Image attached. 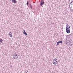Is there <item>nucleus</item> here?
<instances>
[{
    "instance_id": "obj_1",
    "label": "nucleus",
    "mask_w": 73,
    "mask_h": 73,
    "mask_svg": "<svg viewBox=\"0 0 73 73\" xmlns=\"http://www.w3.org/2000/svg\"><path fill=\"white\" fill-rule=\"evenodd\" d=\"M13 58L14 59H15V60H17L18 59V56H17V54H16L15 55L14 54L13 55Z\"/></svg>"
},
{
    "instance_id": "obj_2",
    "label": "nucleus",
    "mask_w": 73,
    "mask_h": 73,
    "mask_svg": "<svg viewBox=\"0 0 73 73\" xmlns=\"http://www.w3.org/2000/svg\"><path fill=\"white\" fill-rule=\"evenodd\" d=\"M66 31L67 33H70V27H68V28L66 29Z\"/></svg>"
},
{
    "instance_id": "obj_3",
    "label": "nucleus",
    "mask_w": 73,
    "mask_h": 73,
    "mask_svg": "<svg viewBox=\"0 0 73 73\" xmlns=\"http://www.w3.org/2000/svg\"><path fill=\"white\" fill-rule=\"evenodd\" d=\"M70 4L69 5V6L70 7V5L71 6V8H72V6H73V0H72L71 1V2H70Z\"/></svg>"
},
{
    "instance_id": "obj_4",
    "label": "nucleus",
    "mask_w": 73,
    "mask_h": 73,
    "mask_svg": "<svg viewBox=\"0 0 73 73\" xmlns=\"http://www.w3.org/2000/svg\"><path fill=\"white\" fill-rule=\"evenodd\" d=\"M12 2L13 3H17V1L16 0H13L12 1Z\"/></svg>"
},
{
    "instance_id": "obj_5",
    "label": "nucleus",
    "mask_w": 73,
    "mask_h": 73,
    "mask_svg": "<svg viewBox=\"0 0 73 73\" xmlns=\"http://www.w3.org/2000/svg\"><path fill=\"white\" fill-rule=\"evenodd\" d=\"M70 27V26L68 25V24H67V25H66V29L67 28H68L69 27Z\"/></svg>"
},
{
    "instance_id": "obj_6",
    "label": "nucleus",
    "mask_w": 73,
    "mask_h": 73,
    "mask_svg": "<svg viewBox=\"0 0 73 73\" xmlns=\"http://www.w3.org/2000/svg\"><path fill=\"white\" fill-rule=\"evenodd\" d=\"M23 33L25 35H26V36H28V34H27L26 33V32H25V31L24 30Z\"/></svg>"
},
{
    "instance_id": "obj_7",
    "label": "nucleus",
    "mask_w": 73,
    "mask_h": 73,
    "mask_svg": "<svg viewBox=\"0 0 73 73\" xmlns=\"http://www.w3.org/2000/svg\"><path fill=\"white\" fill-rule=\"evenodd\" d=\"M40 6H42V5H43V4H44V3L42 2H40Z\"/></svg>"
},
{
    "instance_id": "obj_8",
    "label": "nucleus",
    "mask_w": 73,
    "mask_h": 73,
    "mask_svg": "<svg viewBox=\"0 0 73 73\" xmlns=\"http://www.w3.org/2000/svg\"><path fill=\"white\" fill-rule=\"evenodd\" d=\"M65 43H66V44H68V40H66L65 41Z\"/></svg>"
},
{
    "instance_id": "obj_9",
    "label": "nucleus",
    "mask_w": 73,
    "mask_h": 73,
    "mask_svg": "<svg viewBox=\"0 0 73 73\" xmlns=\"http://www.w3.org/2000/svg\"><path fill=\"white\" fill-rule=\"evenodd\" d=\"M40 2H42V3H44V0H41Z\"/></svg>"
},
{
    "instance_id": "obj_10",
    "label": "nucleus",
    "mask_w": 73,
    "mask_h": 73,
    "mask_svg": "<svg viewBox=\"0 0 73 73\" xmlns=\"http://www.w3.org/2000/svg\"><path fill=\"white\" fill-rule=\"evenodd\" d=\"M59 42V44H60L61 43V44H62V41H58Z\"/></svg>"
},
{
    "instance_id": "obj_11",
    "label": "nucleus",
    "mask_w": 73,
    "mask_h": 73,
    "mask_svg": "<svg viewBox=\"0 0 73 73\" xmlns=\"http://www.w3.org/2000/svg\"><path fill=\"white\" fill-rule=\"evenodd\" d=\"M3 41V40L1 39H0V42H2V41Z\"/></svg>"
},
{
    "instance_id": "obj_12",
    "label": "nucleus",
    "mask_w": 73,
    "mask_h": 73,
    "mask_svg": "<svg viewBox=\"0 0 73 73\" xmlns=\"http://www.w3.org/2000/svg\"><path fill=\"white\" fill-rule=\"evenodd\" d=\"M9 35H10V37H12V35L11 34H9Z\"/></svg>"
},
{
    "instance_id": "obj_13",
    "label": "nucleus",
    "mask_w": 73,
    "mask_h": 73,
    "mask_svg": "<svg viewBox=\"0 0 73 73\" xmlns=\"http://www.w3.org/2000/svg\"><path fill=\"white\" fill-rule=\"evenodd\" d=\"M59 44H60V43H59V42H58L57 43V45H56V46L58 45H59Z\"/></svg>"
},
{
    "instance_id": "obj_14",
    "label": "nucleus",
    "mask_w": 73,
    "mask_h": 73,
    "mask_svg": "<svg viewBox=\"0 0 73 73\" xmlns=\"http://www.w3.org/2000/svg\"><path fill=\"white\" fill-rule=\"evenodd\" d=\"M68 41L69 42H70H70H72V40H68Z\"/></svg>"
},
{
    "instance_id": "obj_15",
    "label": "nucleus",
    "mask_w": 73,
    "mask_h": 73,
    "mask_svg": "<svg viewBox=\"0 0 73 73\" xmlns=\"http://www.w3.org/2000/svg\"><path fill=\"white\" fill-rule=\"evenodd\" d=\"M54 61H56V60H57V59L56 58H55V59H54L53 60Z\"/></svg>"
},
{
    "instance_id": "obj_16",
    "label": "nucleus",
    "mask_w": 73,
    "mask_h": 73,
    "mask_svg": "<svg viewBox=\"0 0 73 73\" xmlns=\"http://www.w3.org/2000/svg\"><path fill=\"white\" fill-rule=\"evenodd\" d=\"M68 36H70H70H71V34H70V35H68Z\"/></svg>"
},
{
    "instance_id": "obj_17",
    "label": "nucleus",
    "mask_w": 73,
    "mask_h": 73,
    "mask_svg": "<svg viewBox=\"0 0 73 73\" xmlns=\"http://www.w3.org/2000/svg\"><path fill=\"white\" fill-rule=\"evenodd\" d=\"M11 32H10V33H9V34H10V33H11V34H12V33H11Z\"/></svg>"
},
{
    "instance_id": "obj_18",
    "label": "nucleus",
    "mask_w": 73,
    "mask_h": 73,
    "mask_svg": "<svg viewBox=\"0 0 73 73\" xmlns=\"http://www.w3.org/2000/svg\"><path fill=\"white\" fill-rule=\"evenodd\" d=\"M56 64V62H54V63H53V64H54V65Z\"/></svg>"
},
{
    "instance_id": "obj_19",
    "label": "nucleus",
    "mask_w": 73,
    "mask_h": 73,
    "mask_svg": "<svg viewBox=\"0 0 73 73\" xmlns=\"http://www.w3.org/2000/svg\"><path fill=\"white\" fill-rule=\"evenodd\" d=\"M30 8L31 9H32V6H30Z\"/></svg>"
},
{
    "instance_id": "obj_20",
    "label": "nucleus",
    "mask_w": 73,
    "mask_h": 73,
    "mask_svg": "<svg viewBox=\"0 0 73 73\" xmlns=\"http://www.w3.org/2000/svg\"><path fill=\"white\" fill-rule=\"evenodd\" d=\"M27 5H28V2H27Z\"/></svg>"
},
{
    "instance_id": "obj_21",
    "label": "nucleus",
    "mask_w": 73,
    "mask_h": 73,
    "mask_svg": "<svg viewBox=\"0 0 73 73\" xmlns=\"http://www.w3.org/2000/svg\"><path fill=\"white\" fill-rule=\"evenodd\" d=\"M32 6V5H31V4H30V7H31Z\"/></svg>"
},
{
    "instance_id": "obj_22",
    "label": "nucleus",
    "mask_w": 73,
    "mask_h": 73,
    "mask_svg": "<svg viewBox=\"0 0 73 73\" xmlns=\"http://www.w3.org/2000/svg\"><path fill=\"white\" fill-rule=\"evenodd\" d=\"M56 62H55V63H56V62H57V60H56Z\"/></svg>"
},
{
    "instance_id": "obj_23",
    "label": "nucleus",
    "mask_w": 73,
    "mask_h": 73,
    "mask_svg": "<svg viewBox=\"0 0 73 73\" xmlns=\"http://www.w3.org/2000/svg\"><path fill=\"white\" fill-rule=\"evenodd\" d=\"M13 0H10V1H13Z\"/></svg>"
},
{
    "instance_id": "obj_24",
    "label": "nucleus",
    "mask_w": 73,
    "mask_h": 73,
    "mask_svg": "<svg viewBox=\"0 0 73 73\" xmlns=\"http://www.w3.org/2000/svg\"><path fill=\"white\" fill-rule=\"evenodd\" d=\"M53 63L54 62V60H53Z\"/></svg>"
},
{
    "instance_id": "obj_25",
    "label": "nucleus",
    "mask_w": 73,
    "mask_h": 73,
    "mask_svg": "<svg viewBox=\"0 0 73 73\" xmlns=\"http://www.w3.org/2000/svg\"><path fill=\"white\" fill-rule=\"evenodd\" d=\"M56 64H57V63L55 64L54 65H56Z\"/></svg>"
},
{
    "instance_id": "obj_26",
    "label": "nucleus",
    "mask_w": 73,
    "mask_h": 73,
    "mask_svg": "<svg viewBox=\"0 0 73 73\" xmlns=\"http://www.w3.org/2000/svg\"><path fill=\"white\" fill-rule=\"evenodd\" d=\"M56 62V60H54V62Z\"/></svg>"
}]
</instances>
